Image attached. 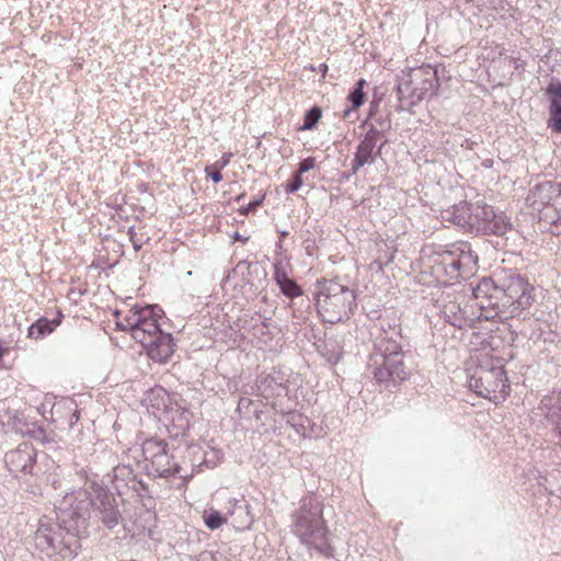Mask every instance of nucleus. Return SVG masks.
<instances>
[{"label": "nucleus", "instance_id": "obj_1", "mask_svg": "<svg viewBox=\"0 0 561 561\" xmlns=\"http://www.w3.org/2000/svg\"><path fill=\"white\" fill-rule=\"evenodd\" d=\"M163 310L158 305L134 306L126 313L116 311V325L131 334L154 362L165 363L174 352V342L170 333L160 329L159 321Z\"/></svg>", "mask_w": 561, "mask_h": 561}, {"label": "nucleus", "instance_id": "obj_2", "mask_svg": "<svg viewBox=\"0 0 561 561\" xmlns=\"http://www.w3.org/2000/svg\"><path fill=\"white\" fill-rule=\"evenodd\" d=\"M505 360L494 347L476 350L467 367L469 388L494 403L504 401L511 391Z\"/></svg>", "mask_w": 561, "mask_h": 561}, {"label": "nucleus", "instance_id": "obj_3", "mask_svg": "<svg viewBox=\"0 0 561 561\" xmlns=\"http://www.w3.org/2000/svg\"><path fill=\"white\" fill-rule=\"evenodd\" d=\"M293 533L309 551L313 550L327 559L334 558L335 549L323 519V504L319 497L309 495L302 499L294 515Z\"/></svg>", "mask_w": 561, "mask_h": 561}, {"label": "nucleus", "instance_id": "obj_4", "mask_svg": "<svg viewBox=\"0 0 561 561\" xmlns=\"http://www.w3.org/2000/svg\"><path fill=\"white\" fill-rule=\"evenodd\" d=\"M81 531V519L77 524L62 523L56 513V519L48 516L38 519L34 542L38 550L48 556L55 554L64 561H70L76 558L80 549Z\"/></svg>", "mask_w": 561, "mask_h": 561}, {"label": "nucleus", "instance_id": "obj_5", "mask_svg": "<svg viewBox=\"0 0 561 561\" xmlns=\"http://www.w3.org/2000/svg\"><path fill=\"white\" fill-rule=\"evenodd\" d=\"M437 88V69L431 65H423L411 69L407 78L400 81L397 87V94L400 101L409 100V104L414 105L435 95Z\"/></svg>", "mask_w": 561, "mask_h": 561}, {"label": "nucleus", "instance_id": "obj_6", "mask_svg": "<svg viewBox=\"0 0 561 561\" xmlns=\"http://www.w3.org/2000/svg\"><path fill=\"white\" fill-rule=\"evenodd\" d=\"M354 302V291L341 283H329V286L324 287L317 298L318 311L322 319L329 323L343 320L351 311Z\"/></svg>", "mask_w": 561, "mask_h": 561}, {"label": "nucleus", "instance_id": "obj_7", "mask_svg": "<svg viewBox=\"0 0 561 561\" xmlns=\"http://www.w3.org/2000/svg\"><path fill=\"white\" fill-rule=\"evenodd\" d=\"M478 270V256L473 255L468 244H461L456 251L442 256L435 264L433 276L439 280L442 276L450 279L469 280Z\"/></svg>", "mask_w": 561, "mask_h": 561}, {"label": "nucleus", "instance_id": "obj_8", "mask_svg": "<svg viewBox=\"0 0 561 561\" xmlns=\"http://www.w3.org/2000/svg\"><path fill=\"white\" fill-rule=\"evenodd\" d=\"M98 488L90 484L85 488L66 493L57 507V514L62 523L77 524L82 520V530L87 527V518L94 506Z\"/></svg>", "mask_w": 561, "mask_h": 561}, {"label": "nucleus", "instance_id": "obj_9", "mask_svg": "<svg viewBox=\"0 0 561 561\" xmlns=\"http://www.w3.org/2000/svg\"><path fill=\"white\" fill-rule=\"evenodd\" d=\"M142 456L146 461L150 465L152 470L159 477L179 476L184 477L181 473L182 468L172 461V457L169 455L167 449V443L161 439H146L141 445ZM149 469V466H147Z\"/></svg>", "mask_w": 561, "mask_h": 561}, {"label": "nucleus", "instance_id": "obj_10", "mask_svg": "<svg viewBox=\"0 0 561 561\" xmlns=\"http://www.w3.org/2000/svg\"><path fill=\"white\" fill-rule=\"evenodd\" d=\"M386 142L387 139L382 140V131L378 130L377 125L369 124L351 162V174L355 175L365 165L375 163L376 158L381 156V150Z\"/></svg>", "mask_w": 561, "mask_h": 561}, {"label": "nucleus", "instance_id": "obj_11", "mask_svg": "<svg viewBox=\"0 0 561 561\" xmlns=\"http://www.w3.org/2000/svg\"><path fill=\"white\" fill-rule=\"evenodd\" d=\"M368 366L373 369L375 379L380 383H396L408 377L402 357H370Z\"/></svg>", "mask_w": 561, "mask_h": 561}, {"label": "nucleus", "instance_id": "obj_12", "mask_svg": "<svg viewBox=\"0 0 561 561\" xmlns=\"http://www.w3.org/2000/svg\"><path fill=\"white\" fill-rule=\"evenodd\" d=\"M476 228L484 234L504 236L511 229L510 220L503 214H496L488 205L474 208Z\"/></svg>", "mask_w": 561, "mask_h": 561}, {"label": "nucleus", "instance_id": "obj_13", "mask_svg": "<svg viewBox=\"0 0 561 561\" xmlns=\"http://www.w3.org/2000/svg\"><path fill=\"white\" fill-rule=\"evenodd\" d=\"M36 460V451L32 444L22 443L15 449L5 454V466L9 471L18 476L31 473Z\"/></svg>", "mask_w": 561, "mask_h": 561}, {"label": "nucleus", "instance_id": "obj_14", "mask_svg": "<svg viewBox=\"0 0 561 561\" xmlns=\"http://www.w3.org/2000/svg\"><path fill=\"white\" fill-rule=\"evenodd\" d=\"M94 493L95 502L92 510L99 515L100 519L105 526L108 528L116 526L119 519V513L114 505V499L112 494L102 488L94 490Z\"/></svg>", "mask_w": 561, "mask_h": 561}, {"label": "nucleus", "instance_id": "obj_15", "mask_svg": "<svg viewBox=\"0 0 561 561\" xmlns=\"http://www.w3.org/2000/svg\"><path fill=\"white\" fill-rule=\"evenodd\" d=\"M167 391L161 387H157L146 392L142 402L148 409V412L151 413L154 417H164V420L168 421L170 411L167 410Z\"/></svg>", "mask_w": 561, "mask_h": 561}, {"label": "nucleus", "instance_id": "obj_16", "mask_svg": "<svg viewBox=\"0 0 561 561\" xmlns=\"http://www.w3.org/2000/svg\"><path fill=\"white\" fill-rule=\"evenodd\" d=\"M443 219L461 228H473L476 226L474 210L467 203L454 205L443 214Z\"/></svg>", "mask_w": 561, "mask_h": 561}, {"label": "nucleus", "instance_id": "obj_17", "mask_svg": "<svg viewBox=\"0 0 561 561\" xmlns=\"http://www.w3.org/2000/svg\"><path fill=\"white\" fill-rule=\"evenodd\" d=\"M558 187L559 182L545 181L539 183L533 192L534 202L540 205L556 204L559 206Z\"/></svg>", "mask_w": 561, "mask_h": 561}, {"label": "nucleus", "instance_id": "obj_18", "mask_svg": "<svg viewBox=\"0 0 561 561\" xmlns=\"http://www.w3.org/2000/svg\"><path fill=\"white\" fill-rule=\"evenodd\" d=\"M232 502V510L229 512L231 525L238 531L249 529L253 523L249 505L239 503L237 500H233Z\"/></svg>", "mask_w": 561, "mask_h": 561}, {"label": "nucleus", "instance_id": "obj_19", "mask_svg": "<svg viewBox=\"0 0 561 561\" xmlns=\"http://www.w3.org/2000/svg\"><path fill=\"white\" fill-rule=\"evenodd\" d=\"M402 357L401 346L393 340L380 337L376 341L375 351L370 357Z\"/></svg>", "mask_w": 561, "mask_h": 561}, {"label": "nucleus", "instance_id": "obj_20", "mask_svg": "<svg viewBox=\"0 0 561 561\" xmlns=\"http://www.w3.org/2000/svg\"><path fill=\"white\" fill-rule=\"evenodd\" d=\"M134 482L135 473L129 466L121 465L113 469V484L118 492L124 488H128Z\"/></svg>", "mask_w": 561, "mask_h": 561}, {"label": "nucleus", "instance_id": "obj_21", "mask_svg": "<svg viewBox=\"0 0 561 561\" xmlns=\"http://www.w3.org/2000/svg\"><path fill=\"white\" fill-rule=\"evenodd\" d=\"M58 324V320H48L46 318H41L28 328V337L36 340L41 339L51 333Z\"/></svg>", "mask_w": 561, "mask_h": 561}, {"label": "nucleus", "instance_id": "obj_22", "mask_svg": "<svg viewBox=\"0 0 561 561\" xmlns=\"http://www.w3.org/2000/svg\"><path fill=\"white\" fill-rule=\"evenodd\" d=\"M252 268H255L257 271L259 266L256 264L253 265L247 261H241L236 265L232 272L229 273L224 280H229L230 278H241L242 280H245L247 276L252 275Z\"/></svg>", "mask_w": 561, "mask_h": 561}, {"label": "nucleus", "instance_id": "obj_23", "mask_svg": "<svg viewBox=\"0 0 561 561\" xmlns=\"http://www.w3.org/2000/svg\"><path fill=\"white\" fill-rule=\"evenodd\" d=\"M203 519L207 528L215 530L228 522V516L221 515L218 511L210 510L208 513H204Z\"/></svg>", "mask_w": 561, "mask_h": 561}, {"label": "nucleus", "instance_id": "obj_24", "mask_svg": "<svg viewBox=\"0 0 561 561\" xmlns=\"http://www.w3.org/2000/svg\"><path fill=\"white\" fill-rule=\"evenodd\" d=\"M499 287L495 283H477L476 286H471L470 290L476 299L480 298H492L493 294H490L491 290L496 293Z\"/></svg>", "mask_w": 561, "mask_h": 561}, {"label": "nucleus", "instance_id": "obj_25", "mask_svg": "<svg viewBox=\"0 0 561 561\" xmlns=\"http://www.w3.org/2000/svg\"><path fill=\"white\" fill-rule=\"evenodd\" d=\"M322 112L321 108L318 106L311 107L309 111L306 112L304 117V124L299 128L300 130H311L316 127L319 119L321 118Z\"/></svg>", "mask_w": 561, "mask_h": 561}, {"label": "nucleus", "instance_id": "obj_26", "mask_svg": "<svg viewBox=\"0 0 561 561\" xmlns=\"http://www.w3.org/2000/svg\"><path fill=\"white\" fill-rule=\"evenodd\" d=\"M365 84L366 81L364 79L358 80L355 88L348 94V100L352 103L353 108H357L364 103L365 94L363 89Z\"/></svg>", "mask_w": 561, "mask_h": 561}, {"label": "nucleus", "instance_id": "obj_27", "mask_svg": "<svg viewBox=\"0 0 561 561\" xmlns=\"http://www.w3.org/2000/svg\"><path fill=\"white\" fill-rule=\"evenodd\" d=\"M548 127L556 134H561V107L557 105L549 110Z\"/></svg>", "mask_w": 561, "mask_h": 561}, {"label": "nucleus", "instance_id": "obj_28", "mask_svg": "<svg viewBox=\"0 0 561 561\" xmlns=\"http://www.w3.org/2000/svg\"><path fill=\"white\" fill-rule=\"evenodd\" d=\"M279 290L289 298L298 297L302 294L298 283H276Z\"/></svg>", "mask_w": 561, "mask_h": 561}, {"label": "nucleus", "instance_id": "obj_29", "mask_svg": "<svg viewBox=\"0 0 561 561\" xmlns=\"http://www.w3.org/2000/svg\"><path fill=\"white\" fill-rule=\"evenodd\" d=\"M546 94L549 96V101H561V81L552 79L546 89Z\"/></svg>", "mask_w": 561, "mask_h": 561}, {"label": "nucleus", "instance_id": "obj_30", "mask_svg": "<svg viewBox=\"0 0 561 561\" xmlns=\"http://www.w3.org/2000/svg\"><path fill=\"white\" fill-rule=\"evenodd\" d=\"M302 179L301 175L298 173H294L291 179L286 184L285 191L286 193H295L302 186Z\"/></svg>", "mask_w": 561, "mask_h": 561}, {"label": "nucleus", "instance_id": "obj_31", "mask_svg": "<svg viewBox=\"0 0 561 561\" xmlns=\"http://www.w3.org/2000/svg\"><path fill=\"white\" fill-rule=\"evenodd\" d=\"M314 164H316L314 158H311V157L306 158L299 163V167H298V170L296 171V173L301 175L302 173H306V172L310 171L311 169H313Z\"/></svg>", "mask_w": 561, "mask_h": 561}, {"label": "nucleus", "instance_id": "obj_32", "mask_svg": "<svg viewBox=\"0 0 561 561\" xmlns=\"http://www.w3.org/2000/svg\"><path fill=\"white\" fill-rule=\"evenodd\" d=\"M376 123L378 124L377 128L378 130H381L382 131V140L386 139V131L388 129H390L391 127V122L388 117H385V118H377L376 119Z\"/></svg>", "mask_w": 561, "mask_h": 561}, {"label": "nucleus", "instance_id": "obj_33", "mask_svg": "<svg viewBox=\"0 0 561 561\" xmlns=\"http://www.w3.org/2000/svg\"><path fill=\"white\" fill-rule=\"evenodd\" d=\"M263 198L261 197L259 199L250 202L245 207H243L240 211L242 215H249L250 213L254 211L262 203Z\"/></svg>", "mask_w": 561, "mask_h": 561}, {"label": "nucleus", "instance_id": "obj_34", "mask_svg": "<svg viewBox=\"0 0 561 561\" xmlns=\"http://www.w3.org/2000/svg\"><path fill=\"white\" fill-rule=\"evenodd\" d=\"M128 236L135 251H139L141 249V242L136 238V231L134 227L128 229Z\"/></svg>", "mask_w": 561, "mask_h": 561}, {"label": "nucleus", "instance_id": "obj_35", "mask_svg": "<svg viewBox=\"0 0 561 561\" xmlns=\"http://www.w3.org/2000/svg\"><path fill=\"white\" fill-rule=\"evenodd\" d=\"M231 157V153H224V156L214 164V167L218 169H224L229 164Z\"/></svg>", "mask_w": 561, "mask_h": 561}, {"label": "nucleus", "instance_id": "obj_36", "mask_svg": "<svg viewBox=\"0 0 561 561\" xmlns=\"http://www.w3.org/2000/svg\"><path fill=\"white\" fill-rule=\"evenodd\" d=\"M221 169L216 168L215 171H209L208 168H206L207 175L211 179L214 183H219L222 180V175L220 173Z\"/></svg>", "mask_w": 561, "mask_h": 561}, {"label": "nucleus", "instance_id": "obj_37", "mask_svg": "<svg viewBox=\"0 0 561 561\" xmlns=\"http://www.w3.org/2000/svg\"><path fill=\"white\" fill-rule=\"evenodd\" d=\"M203 561H228V560L221 554L209 553L207 556H203Z\"/></svg>", "mask_w": 561, "mask_h": 561}, {"label": "nucleus", "instance_id": "obj_38", "mask_svg": "<svg viewBox=\"0 0 561 561\" xmlns=\"http://www.w3.org/2000/svg\"><path fill=\"white\" fill-rule=\"evenodd\" d=\"M558 106V107H561V101L559 100H551L550 101V104H549V110H553V106Z\"/></svg>", "mask_w": 561, "mask_h": 561}, {"label": "nucleus", "instance_id": "obj_39", "mask_svg": "<svg viewBox=\"0 0 561 561\" xmlns=\"http://www.w3.org/2000/svg\"><path fill=\"white\" fill-rule=\"evenodd\" d=\"M233 238H234V240H240V241L248 240V238H242L238 232L234 233Z\"/></svg>", "mask_w": 561, "mask_h": 561}, {"label": "nucleus", "instance_id": "obj_40", "mask_svg": "<svg viewBox=\"0 0 561 561\" xmlns=\"http://www.w3.org/2000/svg\"><path fill=\"white\" fill-rule=\"evenodd\" d=\"M510 280H525V279L522 278L519 274H517V275L511 276Z\"/></svg>", "mask_w": 561, "mask_h": 561}, {"label": "nucleus", "instance_id": "obj_41", "mask_svg": "<svg viewBox=\"0 0 561 561\" xmlns=\"http://www.w3.org/2000/svg\"><path fill=\"white\" fill-rule=\"evenodd\" d=\"M558 197H559V206H561V183L559 182V187H558Z\"/></svg>", "mask_w": 561, "mask_h": 561}, {"label": "nucleus", "instance_id": "obj_42", "mask_svg": "<svg viewBox=\"0 0 561 561\" xmlns=\"http://www.w3.org/2000/svg\"><path fill=\"white\" fill-rule=\"evenodd\" d=\"M485 168H491L492 167V161L491 160H485L483 161L482 163Z\"/></svg>", "mask_w": 561, "mask_h": 561}, {"label": "nucleus", "instance_id": "obj_43", "mask_svg": "<svg viewBox=\"0 0 561 561\" xmlns=\"http://www.w3.org/2000/svg\"><path fill=\"white\" fill-rule=\"evenodd\" d=\"M350 113H351V108L344 110L343 117H347L350 115Z\"/></svg>", "mask_w": 561, "mask_h": 561}, {"label": "nucleus", "instance_id": "obj_44", "mask_svg": "<svg viewBox=\"0 0 561 561\" xmlns=\"http://www.w3.org/2000/svg\"><path fill=\"white\" fill-rule=\"evenodd\" d=\"M275 280H280V279H279V277H278V276H276V279H275ZM282 280L288 282V280H290V279H289V278H287L286 276H284Z\"/></svg>", "mask_w": 561, "mask_h": 561}, {"label": "nucleus", "instance_id": "obj_45", "mask_svg": "<svg viewBox=\"0 0 561 561\" xmlns=\"http://www.w3.org/2000/svg\"><path fill=\"white\" fill-rule=\"evenodd\" d=\"M286 236H288V232H287V231H283V232H280V238H285Z\"/></svg>", "mask_w": 561, "mask_h": 561}, {"label": "nucleus", "instance_id": "obj_46", "mask_svg": "<svg viewBox=\"0 0 561 561\" xmlns=\"http://www.w3.org/2000/svg\"><path fill=\"white\" fill-rule=\"evenodd\" d=\"M480 280L486 282V280H491V278L484 276Z\"/></svg>", "mask_w": 561, "mask_h": 561}]
</instances>
